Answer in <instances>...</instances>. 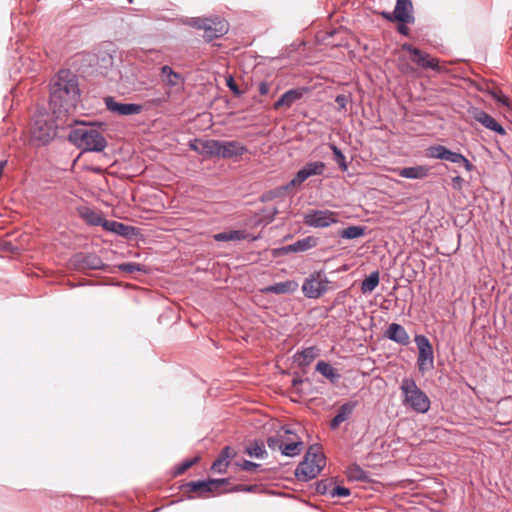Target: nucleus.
I'll return each instance as SVG.
<instances>
[{
    "label": "nucleus",
    "instance_id": "1",
    "mask_svg": "<svg viewBox=\"0 0 512 512\" xmlns=\"http://www.w3.org/2000/svg\"><path fill=\"white\" fill-rule=\"evenodd\" d=\"M80 90L75 74L61 70L50 88V106L54 113H68L76 108Z\"/></svg>",
    "mask_w": 512,
    "mask_h": 512
},
{
    "label": "nucleus",
    "instance_id": "2",
    "mask_svg": "<svg viewBox=\"0 0 512 512\" xmlns=\"http://www.w3.org/2000/svg\"><path fill=\"white\" fill-rule=\"evenodd\" d=\"M190 147L199 154L225 159L242 156L247 152V147L236 140H199L198 144L191 143Z\"/></svg>",
    "mask_w": 512,
    "mask_h": 512
},
{
    "label": "nucleus",
    "instance_id": "3",
    "mask_svg": "<svg viewBox=\"0 0 512 512\" xmlns=\"http://www.w3.org/2000/svg\"><path fill=\"white\" fill-rule=\"evenodd\" d=\"M68 138L77 148L85 152H102L107 146L105 137L92 125H82L72 129Z\"/></svg>",
    "mask_w": 512,
    "mask_h": 512
},
{
    "label": "nucleus",
    "instance_id": "4",
    "mask_svg": "<svg viewBox=\"0 0 512 512\" xmlns=\"http://www.w3.org/2000/svg\"><path fill=\"white\" fill-rule=\"evenodd\" d=\"M326 465V457L318 444L309 446L303 461L295 470V476L299 481L307 482L317 477Z\"/></svg>",
    "mask_w": 512,
    "mask_h": 512
},
{
    "label": "nucleus",
    "instance_id": "5",
    "mask_svg": "<svg viewBox=\"0 0 512 512\" xmlns=\"http://www.w3.org/2000/svg\"><path fill=\"white\" fill-rule=\"evenodd\" d=\"M402 403L417 413L424 414L430 409V399L411 378H404L400 385Z\"/></svg>",
    "mask_w": 512,
    "mask_h": 512
},
{
    "label": "nucleus",
    "instance_id": "6",
    "mask_svg": "<svg viewBox=\"0 0 512 512\" xmlns=\"http://www.w3.org/2000/svg\"><path fill=\"white\" fill-rule=\"evenodd\" d=\"M329 290H331V281L323 270L313 271L302 283V293L309 299H318Z\"/></svg>",
    "mask_w": 512,
    "mask_h": 512
},
{
    "label": "nucleus",
    "instance_id": "7",
    "mask_svg": "<svg viewBox=\"0 0 512 512\" xmlns=\"http://www.w3.org/2000/svg\"><path fill=\"white\" fill-rule=\"evenodd\" d=\"M57 124L52 117L46 113H39L34 116L31 127L32 138L41 144H47L55 138Z\"/></svg>",
    "mask_w": 512,
    "mask_h": 512
},
{
    "label": "nucleus",
    "instance_id": "8",
    "mask_svg": "<svg viewBox=\"0 0 512 512\" xmlns=\"http://www.w3.org/2000/svg\"><path fill=\"white\" fill-rule=\"evenodd\" d=\"M414 341L418 348L417 366L419 371L424 374L434 368L433 348L425 335H416Z\"/></svg>",
    "mask_w": 512,
    "mask_h": 512
},
{
    "label": "nucleus",
    "instance_id": "9",
    "mask_svg": "<svg viewBox=\"0 0 512 512\" xmlns=\"http://www.w3.org/2000/svg\"><path fill=\"white\" fill-rule=\"evenodd\" d=\"M380 15L390 22L414 23L415 21L411 0H397L393 12L382 11Z\"/></svg>",
    "mask_w": 512,
    "mask_h": 512
},
{
    "label": "nucleus",
    "instance_id": "10",
    "mask_svg": "<svg viewBox=\"0 0 512 512\" xmlns=\"http://www.w3.org/2000/svg\"><path fill=\"white\" fill-rule=\"evenodd\" d=\"M304 223L313 228H327L338 222V213L331 210H311L303 217Z\"/></svg>",
    "mask_w": 512,
    "mask_h": 512
},
{
    "label": "nucleus",
    "instance_id": "11",
    "mask_svg": "<svg viewBox=\"0 0 512 512\" xmlns=\"http://www.w3.org/2000/svg\"><path fill=\"white\" fill-rule=\"evenodd\" d=\"M326 164L322 161H314L305 164L288 182L283 189L288 190L292 187L300 186L304 181L312 176H320L324 173Z\"/></svg>",
    "mask_w": 512,
    "mask_h": 512
},
{
    "label": "nucleus",
    "instance_id": "12",
    "mask_svg": "<svg viewBox=\"0 0 512 512\" xmlns=\"http://www.w3.org/2000/svg\"><path fill=\"white\" fill-rule=\"evenodd\" d=\"M227 479H209L202 481H190L183 485V488L187 492H197L199 496H203L207 493H213L218 491L223 485L227 484Z\"/></svg>",
    "mask_w": 512,
    "mask_h": 512
},
{
    "label": "nucleus",
    "instance_id": "13",
    "mask_svg": "<svg viewBox=\"0 0 512 512\" xmlns=\"http://www.w3.org/2000/svg\"><path fill=\"white\" fill-rule=\"evenodd\" d=\"M402 50L407 51L411 55V60L418 66L424 69H432L435 71H439V62L436 58L430 57L429 54L421 51L420 49L413 47L409 43H404L401 46Z\"/></svg>",
    "mask_w": 512,
    "mask_h": 512
},
{
    "label": "nucleus",
    "instance_id": "14",
    "mask_svg": "<svg viewBox=\"0 0 512 512\" xmlns=\"http://www.w3.org/2000/svg\"><path fill=\"white\" fill-rule=\"evenodd\" d=\"M106 108L117 115L128 116L139 114L143 107L136 103H120L115 101L112 96H107L105 99Z\"/></svg>",
    "mask_w": 512,
    "mask_h": 512
},
{
    "label": "nucleus",
    "instance_id": "15",
    "mask_svg": "<svg viewBox=\"0 0 512 512\" xmlns=\"http://www.w3.org/2000/svg\"><path fill=\"white\" fill-rule=\"evenodd\" d=\"M228 29V23L224 19L220 17L209 18L205 27L204 38L207 41H212L223 36Z\"/></svg>",
    "mask_w": 512,
    "mask_h": 512
},
{
    "label": "nucleus",
    "instance_id": "16",
    "mask_svg": "<svg viewBox=\"0 0 512 512\" xmlns=\"http://www.w3.org/2000/svg\"><path fill=\"white\" fill-rule=\"evenodd\" d=\"M74 263L80 269H91V270H101L105 267L102 259L95 254H77L74 257Z\"/></svg>",
    "mask_w": 512,
    "mask_h": 512
},
{
    "label": "nucleus",
    "instance_id": "17",
    "mask_svg": "<svg viewBox=\"0 0 512 512\" xmlns=\"http://www.w3.org/2000/svg\"><path fill=\"white\" fill-rule=\"evenodd\" d=\"M385 336L389 340L396 342L402 346H406L410 342V337L406 329L398 323H391L385 332Z\"/></svg>",
    "mask_w": 512,
    "mask_h": 512
},
{
    "label": "nucleus",
    "instance_id": "18",
    "mask_svg": "<svg viewBox=\"0 0 512 512\" xmlns=\"http://www.w3.org/2000/svg\"><path fill=\"white\" fill-rule=\"evenodd\" d=\"M474 119L477 122L481 123L485 128H487L493 132H496L500 135L506 134V131L502 127V125L499 124L494 117H492L490 114L486 113L485 111L477 110L474 113Z\"/></svg>",
    "mask_w": 512,
    "mask_h": 512
},
{
    "label": "nucleus",
    "instance_id": "19",
    "mask_svg": "<svg viewBox=\"0 0 512 512\" xmlns=\"http://www.w3.org/2000/svg\"><path fill=\"white\" fill-rule=\"evenodd\" d=\"M103 228L106 231L115 233L119 236H123L126 238H131L132 236L136 235L135 227L126 225V224L118 222V221L106 220L103 223Z\"/></svg>",
    "mask_w": 512,
    "mask_h": 512
},
{
    "label": "nucleus",
    "instance_id": "20",
    "mask_svg": "<svg viewBox=\"0 0 512 512\" xmlns=\"http://www.w3.org/2000/svg\"><path fill=\"white\" fill-rule=\"evenodd\" d=\"M358 402L354 400L347 401L343 403L334 418L331 420L330 427L331 429H336L339 425L347 420L349 416L352 414L354 409L357 407Z\"/></svg>",
    "mask_w": 512,
    "mask_h": 512
},
{
    "label": "nucleus",
    "instance_id": "21",
    "mask_svg": "<svg viewBox=\"0 0 512 512\" xmlns=\"http://www.w3.org/2000/svg\"><path fill=\"white\" fill-rule=\"evenodd\" d=\"M297 289L298 283L295 280H286L269 285L262 289V291L267 294H292Z\"/></svg>",
    "mask_w": 512,
    "mask_h": 512
},
{
    "label": "nucleus",
    "instance_id": "22",
    "mask_svg": "<svg viewBox=\"0 0 512 512\" xmlns=\"http://www.w3.org/2000/svg\"><path fill=\"white\" fill-rule=\"evenodd\" d=\"M234 455L235 452L231 447H224L212 463L211 469L217 473H225L229 465V459L233 458Z\"/></svg>",
    "mask_w": 512,
    "mask_h": 512
},
{
    "label": "nucleus",
    "instance_id": "23",
    "mask_svg": "<svg viewBox=\"0 0 512 512\" xmlns=\"http://www.w3.org/2000/svg\"><path fill=\"white\" fill-rule=\"evenodd\" d=\"M160 78L164 85L169 88L179 86L184 81L183 77L168 65H164L161 67Z\"/></svg>",
    "mask_w": 512,
    "mask_h": 512
},
{
    "label": "nucleus",
    "instance_id": "24",
    "mask_svg": "<svg viewBox=\"0 0 512 512\" xmlns=\"http://www.w3.org/2000/svg\"><path fill=\"white\" fill-rule=\"evenodd\" d=\"M399 176L407 179H423L428 176L429 168L423 165L398 168L394 170Z\"/></svg>",
    "mask_w": 512,
    "mask_h": 512
},
{
    "label": "nucleus",
    "instance_id": "25",
    "mask_svg": "<svg viewBox=\"0 0 512 512\" xmlns=\"http://www.w3.org/2000/svg\"><path fill=\"white\" fill-rule=\"evenodd\" d=\"M319 349L316 346H311L298 351L293 356L294 362L298 366L304 367L312 363V361L318 356Z\"/></svg>",
    "mask_w": 512,
    "mask_h": 512
},
{
    "label": "nucleus",
    "instance_id": "26",
    "mask_svg": "<svg viewBox=\"0 0 512 512\" xmlns=\"http://www.w3.org/2000/svg\"><path fill=\"white\" fill-rule=\"evenodd\" d=\"M303 96L302 89H290L286 91L281 97L274 103V109H279L283 106L291 107L293 103L301 99Z\"/></svg>",
    "mask_w": 512,
    "mask_h": 512
},
{
    "label": "nucleus",
    "instance_id": "27",
    "mask_svg": "<svg viewBox=\"0 0 512 512\" xmlns=\"http://www.w3.org/2000/svg\"><path fill=\"white\" fill-rule=\"evenodd\" d=\"M316 245L317 239L312 236H308L288 245L285 247V250L288 252H304L315 247Z\"/></svg>",
    "mask_w": 512,
    "mask_h": 512
},
{
    "label": "nucleus",
    "instance_id": "28",
    "mask_svg": "<svg viewBox=\"0 0 512 512\" xmlns=\"http://www.w3.org/2000/svg\"><path fill=\"white\" fill-rule=\"evenodd\" d=\"M81 217L92 226H102L104 221H106L101 213H98L90 208L84 207L80 210Z\"/></svg>",
    "mask_w": 512,
    "mask_h": 512
},
{
    "label": "nucleus",
    "instance_id": "29",
    "mask_svg": "<svg viewBox=\"0 0 512 512\" xmlns=\"http://www.w3.org/2000/svg\"><path fill=\"white\" fill-rule=\"evenodd\" d=\"M247 238V233L244 230H232L227 232H221L214 235L215 241H239Z\"/></svg>",
    "mask_w": 512,
    "mask_h": 512
},
{
    "label": "nucleus",
    "instance_id": "30",
    "mask_svg": "<svg viewBox=\"0 0 512 512\" xmlns=\"http://www.w3.org/2000/svg\"><path fill=\"white\" fill-rule=\"evenodd\" d=\"M316 371H318L321 375H323L331 382H336L340 378V375L338 374L337 370L333 368L328 362L325 361H319L317 363Z\"/></svg>",
    "mask_w": 512,
    "mask_h": 512
},
{
    "label": "nucleus",
    "instance_id": "31",
    "mask_svg": "<svg viewBox=\"0 0 512 512\" xmlns=\"http://www.w3.org/2000/svg\"><path fill=\"white\" fill-rule=\"evenodd\" d=\"M380 277L378 271H373L361 283V292L367 294L372 292L379 284Z\"/></svg>",
    "mask_w": 512,
    "mask_h": 512
},
{
    "label": "nucleus",
    "instance_id": "32",
    "mask_svg": "<svg viewBox=\"0 0 512 512\" xmlns=\"http://www.w3.org/2000/svg\"><path fill=\"white\" fill-rule=\"evenodd\" d=\"M445 160L451 163L462 164L467 171H471L473 169L472 163L459 152H453L448 149Z\"/></svg>",
    "mask_w": 512,
    "mask_h": 512
},
{
    "label": "nucleus",
    "instance_id": "33",
    "mask_svg": "<svg viewBox=\"0 0 512 512\" xmlns=\"http://www.w3.org/2000/svg\"><path fill=\"white\" fill-rule=\"evenodd\" d=\"M346 475L352 481H362L368 478V473L355 463L347 467Z\"/></svg>",
    "mask_w": 512,
    "mask_h": 512
},
{
    "label": "nucleus",
    "instance_id": "34",
    "mask_svg": "<svg viewBox=\"0 0 512 512\" xmlns=\"http://www.w3.org/2000/svg\"><path fill=\"white\" fill-rule=\"evenodd\" d=\"M245 452L250 457H255L258 459H263L267 455L263 441H254L248 447H246Z\"/></svg>",
    "mask_w": 512,
    "mask_h": 512
},
{
    "label": "nucleus",
    "instance_id": "35",
    "mask_svg": "<svg viewBox=\"0 0 512 512\" xmlns=\"http://www.w3.org/2000/svg\"><path fill=\"white\" fill-rule=\"evenodd\" d=\"M302 445L303 443L299 439L290 443H284L281 453L284 456L294 457L300 453Z\"/></svg>",
    "mask_w": 512,
    "mask_h": 512
},
{
    "label": "nucleus",
    "instance_id": "36",
    "mask_svg": "<svg viewBox=\"0 0 512 512\" xmlns=\"http://www.w3.org/2000/svg\"><path fill=\"white\" fill-rule=\"evenodd\" d=\"M365 228L362 226H349L340 232V236L344 239H355L363 236Z\"/></svg>",
    "mask_w": 512,
    "mask_h": 512
},
{
    "label": "nucleus",
    "instance_id": "37",
    "mask_svg": "<svg viewBox=\"0 0 512 512\" xmlns=\"http://www.w3.org/2000/svg\"><path fill=\"white\" fill-rule=\"evenodd\" d=\"M117 268L125 273L132 274L135 272H147L146 266L135 263V262H127V263H121L117 265Z\"/></svg>",
    "mask_w": 512,
    "mask_h": 512
},
{
    "label": "nucleus",
    "instance_id": "38",
    "mask_svg": "<svg viewBox=\"0 0 512 512\" xmlns=\"http://www.w3.org/2000/svg\"><path fill=\"white\" fill-rule=\"evenodd\" d=\"M329 147L333 152L334 160L338 164L339 168L342 171H346L348 169V164L343 152L335 144H330Z\"/></svg>",
    "mask_w": 512,
    "mask_h": 512
},
{
    "label": "nucleus",
    "instance_id": "39",
    "mask_svg": "<svg viewBox=\"0 0 512 512\" xmlns=\"http://www.w3.org/2000/svg\"><path fill=\"white\" fill-rule=\"evenodd\" d=\"M448 148L443 145L431 146L428 149V156L434 159L445 160Z\"/></svg>",
    "mask_w": 512,
    "mask_h": 512
},
{
    "label": "nucleus",
    "instance_id": "40",
    "mask_svg": "<svg viewBox=\"0 0 512 512\" xmlns=\"http://www.w3.org/2000/svg\"><path fill=\"white\" fill-rule=\"evenodd\" d=\"M334 483L331 479L321 480L316 483V492L321 495H329Z\"/></svg>",
    "mask_w": 512,
    "mask_h": 512
},
{
    "label": "nucleus",
    "instance_id": "41",
    "mask_svg": "<svg viewBox=\"0 0 512 512\" xmlns=\"http://www.w3.org/2000/svg\"><path fill=\"white\" fill-rule=\"evenodd\" d=\"M208 19L209 18L191 17V18H187L184 23L191 27H194L197 29H202L205 31V27L207 25Z\"/></svg>",
    "mask_w": 512,
    "mask_h": 512
},
{
    "label": "nucleus",
    "instance_id": "42",
    "mask_svg": "<svg viewBox=\"0 0 512 512\" xmlns=\"http://www.w3.org/2000/svg\"><path fill=\"white\" fill-rule=\"evenodd\" d=\"M283 444H284V436L280 435V434L271 436L267 439V445L272 450L279 449L282 451Z\"/></svg>",
    "mask_w": 512,
    "mask_h": 512
},
{
    "label": "nucleus",
    "instance_id": "43",
    "mask_svg": "<svg viewBox=\"0 0 512 512\" xmlns=\"http://www.w3.org/2000/svg\"><path fill=\"white\" fill-rule=\"evenodd\" d=\"M335 102L337 104V111H346L347 104L351 102L350 94H339L335 97Z\"/></svg>",
    "mask_w": 512,
    "mask_h": 512
},
{
    "label": "nucleus",
    "instance_id": "44",
    "mask_svg": "<svg viewBox=\"0 0 512 512\" xmlns=\"http://www.w3.org/2000/svg\"><path fill=\"white\" fill-rule=\"evenodd\" d=\"M350 494L351 492L348 488L344 486L333 485V487L331 488L330 497H348L350 496Z\"/></svg>",
    "mask_w": 512,
    "mask_h": 512
},
{
    "label": "nucleus",
    "instance_id": "45",
    "mask_svg": "<svg viewBox=\"0 0 512 512\" xmlns=\"http://www.w3.org/2000/svg\"><path fill=\"white\" fill-rule=\"evenodd\" d=\"M226 85L228 88L232 91V93L235 96H240L243 92L239 89L238 85L236 84L233 76L229 75L226 77Z\"/></svg>",
    "mask_w": 512,
    "mask_h": 512
},
{
    "label": "nucleus",
    "instance_id": "46",
    "mask_svg": "<svg viewBox=\"0 0 512 512\" xmlns=\"http://www.w3.org/2000/svg\"><path fill=\"white\" fill-rule=\"evenodd\" d=\"M198 461V457H195L194 459L192 460H186L184 461L183 463H181L177 468H176V474H182L184 473L187 469H189L193 464H195L196 462Z\"/></svg>",
    "mask_w": 512,
    "mask_h": 512
},
{
    "label": "nucleus",
    "instance_id": "47",
    "mask_svg": "<svg viewBox=\"0 0 512 512\" xmlns=\"http://www.w3.org/2000/svg\"><path fill=\"white\" fill-rule=\"evenodd\" d=\"M238 466L244 471H255L260 467V464L249 460H244L243 462L239 463Z\"/></svg>",
    "mask_w": 512,
    "mask_h": 512
},
{
    "label": "nucleus",
    "instance_id": "48",
    "mask_svg": "<svg viewBox=\"0 0 512 512\" xmlns=\"http://www.w3.org/2000/svg\"><path fill=\"white\" fill-rule=\"evenodd\" d=\"M256 486H247V485H242V484H238L236 485L233 489H231L230 491H235V492H251L255 489Z\"/></svg>",
    "mask_w": 512,
    "mask_h": 512
},
{
    "label": "nucleus",
    "instance_id": "49",
    "mask_svg": "<svg viewBox=\"0 0 512 512\" xmlns=\"http://www.w3.org/2000/svg\"><path fill=\"white\" fill-rule=\"evenodd\" d=\"M464 180L461 176H455L452 178V185L455 189H461Z\"/></svg>",
    "mask_w": 512,
    "mask_h": 512
},
{
    "label": "nucleus",
    "instance_id": "50",
    "mask_svg": "<svg viewBox=\"0 0 512 512\" xmlns=\"http://www.w3.org/2000/svg\"><path fill=\"white\" fill-rule=\"evenodd\" d=\"M269 92V86L266 82H261L259 85V93L261 95H267Z\"/></svg>",
    "mask_w": 512,
    "mask_h": 512
},
{
    "label": "nucleus",
    "instance_id": "51",
    "mask_svg": "<svg viewBox=\"0 0 512 512\" xmlns=\"http://www.w3.org/2000/svg\"><path fill=\"white\" fill-rule=\"evenodd\" d=\"M405 24L406 23H400L397 30L400 34L407 36L409 34V29Z\"/></svg>",
    "mask_w": 512,
    "mask_h": 512
},
{
    "label": "nucleus",
    "instance_id": "52",
    "mask_svg": "<svg viewBox=\"0 0 512 512\" xmlns=\"http://www.w3.org/2000/svg\"><path fill=\"white\" fill-rule=\"evenodd\" d=\"M6 164H7V161H6V160H1V161H0V177H1V176H2V174H3V170H4L5 166H6Z\"/></svg>",
    "mask_w": 512,
    "mask_h": 512
},
{
    "label": "nucleus",
    "instance_id": "53",
    "mask_svg": "<svg viewBox=\"0 0 512 512\" xmlns=\"http://www.w3.org/2000/svg\"><path fill=\"white\" fill-rule=\"evenodd\" d=\"M284 434H285V435H286V434H292V431H291V430H289V429H284Z\"/></svg>",
    "mask_w": 512,
    "mask_h": 512
},
{
    "label": "nucleus",
    "instance_id": "54",
    "mask_svg": "<svg viewBox=\"0 0 512 512\" xmlns=\"http://www.w3.org/2000/svg\"><path fill=\"white\" fill-rule=\"evenodd\" d=\"M298 382H299V381H297V380H293V384H294V385L298 384Z\"/></svg>",
    "mask_w": 512,
    "mask_h": 512
}]
</instances>
